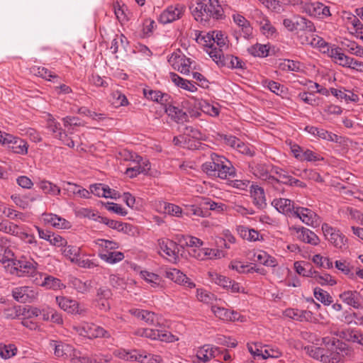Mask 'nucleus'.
<instances>
[{
	"instance_id": "nucleus-32",
	"label": "nucleus",
	"mask_w": 363,
	"mask_h": 363,
	"mask_svg": "<svg viewBox=\"0 0 363 363\" xmlns=\"http://www.w3.org/2000/svg\"><path fill=\"white\" fill-rule=\"evenodd\" d=\"M30 72L33 74L42 77L48 81H54V79L59 78L57 74L44 67L33 66L30 68Z\"/></svg>"
},
{
	"instance_id": "nucleus-10",
	"label": "nucleus",
	"mask_w": 363,
	"mask_h": 363,
	"mask_svg": "<svg viewBox=\"0 0 363 363\" xmlns=\"http://www.w3.org/2000/svg\"><path fill=\"white\" fill-rule=\"evenodd\" d=\"M185 9V6L180 4L169 6L160 14L159 21L163 24L176 21L182 16Z\"/></svg>"
},
{
	"instance_id": "nucleus-17",
	"label": "nucleus",
	"mask_w": 363,
	"mask_h": 363,
	"mask_svg": "<svg viewBox=\"0 0 363 363\" xmlns=\"http://www.w3.org/2000/svg\"><path fill=\"white\" fill-rule=\"evenodd\" d=\"M6 138L7 144L6 145L12 152L19 155H26L28 152V145L27 143L19 138L12 135L7 136Z\"/></svg>"
},
{
	"instance_id": "nucleus-21",
	"label": "nucleus",
	"mask_w": 363,
	"mask_h": 363,
	"mask_svg": "<svg viewBox=\"0 0 363 363\" xmlns=\"http://www.w3.org/2000/svg\"><path fill=\"white\" fill-rule=\"evenodd\" d=\"M272 204L281 213L292 217L297 206L294 205V201L287 199H274Z\"/></svg>"
},
{
	"instance_id": "nucleus-46",
	"label": "nucleus",
	"mask_w": 363,
	"mask_h": 363,
	"mask_svg": "<svg viewBox=\"0 0 363 363\" xmlns=\"http://www.w3.org/2000/svg\"><path fill=\"white\" fill-rule=\"evenodd\" d=\"M160 206V208H163V211L166 214L179 218L182 216L183 211L179 206L166 202L161 203Z\"/></svg>"
},
{
	"instance_id": "nucleus-40",
	"label": "nucleus",
	"mask_w": 363,
	"mask_h": 363,
	"mask_svg": "<svg viewBox=\"0 0 363 363\" xmlns=\"http://www.w3.org/2000/svg\"><path fill=\"white\" fill-rule=\"evenodd\" d=\"M253 174L257 177L264 181L274 180L275 177L271 176L269 172V167L264 164H258L253 168Z\"/></svg>"
},
{
	"instance_id": "nucleus-62",
	"label": "nucleus",
	"mask_w": 363,
	"mask_h": 363,
	"mask_svg": "<svg viewBox=\"0 0 363 363\" xmlns=\"http://www.w3.org/2000/svg\"><path fill=\"white\" fill-rule=\"evenodd\" d=\"M301 158L300 161H307V162H316V161H322L323 160V157H322L319 154L309 149L304 150L303 152L301 153Z\"/></svg>"
},
{
	"instance_id": "nucleus-55",
	"label": "nucleus",
	"mask_w": 363,
	"mask_h": 363,
	"mask_svg": "<svg viewBox=\"0 0 363 363\" xmlns=\"http://www.w3.org/2000/svg\"><path fill=\"white\" fill-rule=\"evenodd\" d=\"M303 44L311 45L313 47L324 48L327 46V43L320 37L311 33L309 36L306 37Z\"/></svg>"
},
{
	"instance_id": "nucleus-58",
	"label": "nucleus",
	"mask_w": 363,
	"mask_h": 363,
	"mask_svg": "<svg viewBox=\"0 0 363 363\" xmlns=\"http://www.w3.org/2000/svg\"><path fill=\"white\" fill-rule=\"evenodd\" d=\"M63 125L67 128V131L72 134L74 127L81 126L82 123L79 119L76 117L67 116L62 118Z\"/></svg>"
},
{
	"instance_id": "nucleus-54",
	"label": "nucleus",
	"mask_w": 363,
	"mask_h": 363,
	"mask_svg": "<svg viewBox=\"0 0 363 363\" xmlns=\"http://www.w3.org/2000/svg\"><path fill=\"white\" fill-rule=\"evenodd\" d=\"M323 4L315 1L313 3H308L304 5L305 11L311 16L320 17L321 9Z\"/></svg>"
},
{
	"instance_id": "nucleus-50",
	"label": "nucleus",
	"mask_w": 363,
	"mask_h": 363,
	"mask_svg": "<svg viewBox=\"0 0 363 363\" xmlns=\"http://www.w3.org/2000/svg\"><path fill=\"white\" fill-rule=\"evenodd\" d=\"M202 205L211 211L216 213H222L227 210L225 204L221 202H216L210 199H204Z\"/></svg>"
},
{
	"instance_id": "nucleus-56",
	"label": "nucleus",
	"mask_w": 363,
	"mask_h": 363,
	"mask_svg": "<svg viewBox=\"0 0 363 363\" xmlns=\"http://www.w3.org/2000/svg\"><path fill=\"white\" fill-rule=\"evenodd\" d=\"M40 188L46 194H50L52 195H60L61 189L57 185L48 182L43 181L40 184Z\"/></svg>"
},
{
	"instance_id": "nucleus-8",
	"label": "nucleus",
	"mask_w": 363,
	"mask_h": 363,
	"mask_svg": "<svg viewBox=\"0 0 363 363\" xmlns=\"http://www.w3.org/2000/svg\"><path fill=\"white\" fill-rule=\"evenodd\" d=\"M13 298L20 303H32L35 301L38 296V289L22 286L13 288L11 291Z\"/></svg>"
},
{
	"instance_id": "nucleus-37",
	"label": "nucleus",
	"mask_w": 363,
	"mask_h": 363,
	"mask_svg": "<svg viewBox=\"0 0 363 363\" xmlns=\"http://www.w3.org/2000/svg\"><path fill=\"white\" fill-rule=\"evenodd\" d=\"M295 20L296 30H304L310 33H313L315 30L313 23L310 20L301 16H295Z\"/></svg>"
},
{
	"instance_id": "nucleus-31",
	"label": "nucleus",
	"mask_w": 363,
	"mask_h": 363,
	"mask_svg": "<svg viewBox=\"0 0 363 363\" xmlns=\"http://www.w3.org/2000/svg\"><path fill=\"white\" fill-rule=\"evenodd\" d=\"M169 78L176 86L180 88L191 92H195L197 90L196 86L191 82L182 78L174 72L169 73Z\"/></svg>"
},
{
	"instance_id": "nucleus-33",
	"label": "nucleus",
	"mask_w": 363,
	"mask_h": 363,
	"mask_svg": "<svg viewBox=\"0 0 363 363\" xmlns=\"http://www.w3.org/2000/svg\"><path fill=\"white\" fill-rule=\"evenodd\" d=\"M99 257L108 264H116L124 259L123 252L116 251H101L99 254Z\"/></svg>"
},
{
	"instance_id": "nucleus-12",
	"label": "nucleus",
	"mask_w": 363,
	"mask_h": 363,
	"mask_svg": "<svg viewBox=\"0 0 363 363\" xmlns=\"http://www.w3.org/2000/svg\"><path fill=\"white\" fill-rule=\"evenodd\" d=\"M222 353V350L216 346L204 345L196 350V357L199 361L198 363H207Z\"/></svg>"
},
{
	"instance_id": "nucleus-30",
	"label": "nucleus",
	"mask_w": 363,
	"mask_h": 363,
	"mask_svg": "<svg viewBox=\"0 0 363 363\" xmlns=\"http://www.w3.org/2000/svg\"><path fill=\"white\" fill-rule=\"evenodd\" d=\"M304 350L313 359L320 360L323 363H330V358H328L326 353L325 354L323 347L307 346L305 347Z\"/></svg>"
},
{
	"instance_id": "nucleus-16",
	"label": "nucleus",
	"mask_w": 363,
	"mask_h": 363,
	"mask_svg": "<svg viewBox=\"0 0 363 363\" xmlns=\"http://www.w3.org/2000/svg\"><path fill=\"white\" fill-rule=\"evenodd\" d=\"M160 250L165 253L169 260L174 262L178 259V245L175 242L168 239H161L158 240Z\"/></svg>"
},
{
	"instance_id": "nucleus-6",
	"label": "nucleus",
	"mask_w": 363,
	"mask_h": 363,
	"mask_svg": "<svg viewBox=\"0 0 363 363\" xmlns=\"http://www.w3.org/2000/svg\"><path fill=\"white\" fill-rule=\"evenodd\" d=\"M322 230L325 238L336 248L345 250L347 248V238L340 230L333 228L328 223L322 225Z\"/></svg>"
},
{
	"instance_id": "nucleus-48",
	"label": "nucleus",
	"mask_w": 363,
	"mask_h": 363,
	"mask_svg": "<svg viewBox=\"0 0 363 363\" xmlns=\"http://www.w3.org/2000/svg\"><path fill=\"white\" fill-rule=\"evenodd\" d=\"M330 56L333 58L336 63L345 67L348 64L350 57L340 52V48H333L330 51Z\"/></svg>"
},
{
	"instance_id": "nucleus-1",
	"label": "nucleus",
	"mask_w": 363,
	"mask_h": 363,
	"mask_svg": "<svg viewBox=\"0 0 363 363\" xmlns=\"http://www.w3.org/2000/svg\"><path fill=\"white\" fill-rule=\"evenodd\" d=\"M202 170L208 175L226 179L235 176V169L223 156L211 153L210 160L202 164Z\"/></svg>"
},
{
	"instance_id": "nucleus-23",
	"label": "nucleus",
	"mask_w": 363,
	"mask_h": 363,
	"mask_svg": "<svg viewBox=\"0 0 363 363\" xmlns=\"http://www.w3.org/2000/svg\"><path fill=\"white\" fill-rule=\"evenodd\" d=\"M130 312L134 316L142 320H144L148 325L155 326L160 325L157 315L151 311L143 309H132L130 311Z\"/></svg>"
},
{
	"instance_id": "nucleus-4",
	"label": "nucleus",
	"mask_w": 363,
	"mask_h": 363,
	"mask_svg": "<svg viewBox=\"0 0 363 363\" xmlns=\"http://www.w3.org/2000/svg\"><path fill=\"white\" fill-rule=\"evenodd\" d=\"M38 264L33 259H18L14 262V267H11L9 272L18 277H34L38 274Z\"/></svg>"
},
{
	"instance_id": "nucleus-52",
	"label": "nucleus",
	"mask_w": 363,
	"mask_h": 363,
	"mask_svg": "<svg viewBox=\"0 0 363 363\" xmlns=\"http://www.w3.org/2000/svg\"><path fill=\"white\" fill-rule=\"evenodd\" d=\"M116 356L118 358L126 360V361H138L139 362V355L140 354V351L133 350L131 352H128L125 350H118L115 352Z\"/></svg>"
},
{
	"instance_id": "nucleus-43",
	"label": "nucleus",
	"mask_w": 363,
	"mask_h": 363,
	"mask_svg": "<svg viewBox=\"0 0 363 363\" xmlns=\"http://www.w3.org/2000/svg\"><path fill=\"white\" fill-rule=\"evenodd\" d=\"M314 282L320 285H329L333 286L336 284L335 280L328 274H319L318 272L313 271L311 277Z\"/></svg>"
},
{
	"instance_id": "nucleus-61",
	"label": "nucleus",
	"mask_w": 363,
	"mask_h": 363,
	"mask_svg": "<svg viewBox=\"0 0 363 363\" xmlns=\"http://www.w3.org/2000/svg\"><path fill=\"white\" fill-rule=\"evenodd\" d=\"M201 110L211 116H218L219 114V109L217 106L211 105L206 101L199 103Z\"/></svg>"
},
{
	"instance_id": "nucleus-42",
	"label": "nucleus",
	"mask_w": 363,
	"mask_h": 363,
	"mask_svg": "<svg viewBox=\"0 0 363 363\" xmlns=\"http://www.w3.org/2000/svg\"><path fill=\"white\" fill-rule=\"evenodd\" d=\"M69 285L72 288L82 294L88 293L91 288V282L90 281H82L77 278H72L69 281Z\"/></svg>"
},
{
	"instance_id": "nucleus-15",
	"label": "nucleus",
	"mask_w": 363,
	"mask_h": 363,
	"mask_svg": "<svg viewBox=\"0 0 363 363\" xmlns=\"http://www.w3.org/2000/svg\"><path fill=\"white\" fill-rule=\"evenodd\" d=\"M221 305L222 301L216 302L211 306V311L217 318L225 321H235L238 320L239 315L237 312L230 311Z\"/></svg>"
},
{
	"instance_id": "nucleus-38",
	"label": "nucleus",
	"mask_w": 363,
	"mask_h": 363,
	"mask_svg": "<svg viewBox=\"0 0 363 363\" xmlns=\"http://www.w3.org/2000/svg\"><path fill=\"white\" fill-rule=\"evenodd\" d=\"M341 45L350 53L363 57V47L359 45L356 42L345 39L341 41Z\"/></svg>"
},
{
	"instance_id": "nucleus-36",
	"label": "nucleus",
	"mask_w": 363,
	"mask_h": 363,
	"mask_svg": "<svg viewBox=\"0 0 363 363\" xmlns=\"http://www.w3.org/2000/svg\"><path fill=\"white\" fill-rule=\"evenodd\" d=\"M247 52L254 57H265L269 55V45L267 44L256 43L249 47Z\"/></svg>"
},
{
	"instance_id": "nucleus-60",
	"label": "nucleus",
	"mask_w": 363,
	"mask_h": 363,
	"mask_svg": "<svg viewBox=\"0 0 363 363\" xmlns=\"http://www.w3.org/2000/svg\"><path fill=\"white\" fill-rule=\"evenodd\" d=\"M140 276L147 282L151 284V285L154 287L159 286L161 281V278L159 275L147 271H142L140 272Z\"/></svg>"
},
{
	"instance_id": "nucleus-7",
	"label": "nucleus",
	"mask_w": 363,
	"mask_h": 363,
	"mask_svg": "<svg viewBox=\"0 0 363 363\" xmlns=\"http://www.w3.org/2000/svg\"><path fill=\"white\" fill-rule=\"evenodd\" d=\"M168 62L174 69L183 74H189L191 61L180 50L174 52L169 57Z\"/></svg>"
},
{
	"instance_id": "nucleus-44",
	"label": "nucleus",
	"mask_w": 363,
	"mask_h": 363,
	"mask_svg": "<svg viewBox=\"0 0 363 363\" xmlns=\"http://www.w3.org/2000/svg\"><path fill=\"white\" fill-rule=\"evenodd\" d=\"M42 286L48 289L59 290L65 288L61 280L52 276H47L41 284Z\"/></svg>"
},
{
	"instance_id": "nucleus-5",
	"label": "nucleus",
	"mask_w": 363,
	"mask_h": 363,
	"mask_svg": "<svg viewBox=\"0 0 363 363\" xmlns=\"http://www.w3.org/2000/svg\"><path fill=\"white\" fill-rule=\"evenodd\" d=\"M73 330L79 335L89 338L108 337L110 335L103 328L94 323L84 322L79 325H73Z\"/></svg>"
},
{
	"instance_id": "nucleus-11",
	"label": "nucleus",
	"mask_w": 363,
	"mask_h": 363,
	"mask_svg": "<svg viewBox=\"0 0 363 363\" xmlns=\"http://www.w3.org/2000/svg\"><path fill=\"white\" fill-rule=\"evenodd\" d=\"M55 299L58 306L69 313L82 315L86 312V310L82 308L75 300L65 296H57Z\"/></svg>"
},
{
	"instance_id": "nucleus-2",
	"label": "nucleus",
	"mask_w": 363,
	"mask_h": 363,
	"mask_svg": "<svg viewBox=\"0 0 363 363\" xmlns=\"http://www.w3.org/2000/svg\"><path fill=\"white\" fill-rule=\"evenodd\" d=\"M189 9L194 19L201 23H206L211 18L219 19L223 15V9L218 0H199Z\"/></svg>"
},
{
	"instance_id": "nucleus-49",
	"label": "nucleus",
	"mask_w": 363,
	"mask_h": 363,
	"mask_svg": "<svg viewBox=\"0 0 363 363\" xmlns=\"http://www.w3.org/2000/svg\"><path fill=\"white\" fill-rule=\"evenodd\" d=\"M313 294L315 298L325 306H329L333 302V297L329 293L320 288H315Z\"/></svg>"
},
{
	"instance_id": "nucleus-14",
	"label": "nucleus",
	"mask_w": 363,
	"mask_h": 363,
	"mask_svg": "<svg viewBox=\"0 0 363 363\" xmlns=\"http://www.w3.org/2000/svg\"><path fill=\"white\" fill-rule=\"evenodd\" d=\"M291 229L295 231L296 238L300 241L313 245H317L320 242L318 237L308 228L293 226Z\"/></svg>"
},
{
	"instance_id": "nucleus-41",
	"label": "nucleus",
	"mask_w": 363,
	"mask_h": 363,
	"mask_svg": "<svg viewBox=\"0 0 363 363\" xmlns=\"http://www.w3.org/2000/svg\"><path fill=\"white\" fill-rule=\"evenodd\" d=\"M196 297L199 301L210 304L211 306L216 302H221V300H218L213 294L204 289H198Z\"/></svg>"
},
{
	"instance_id": "nucleus-22",
	"label": "nucleus",
	"mask_w": 363,
	"mask_h": 363,
	"mask_svg": "<svg viewBox=\"0 0 363 363\" xmlns=\"http://www.w3.org/2000/svg\"><path fill=\"white\" fill-rule=\"evenodd\" d=\"M340 298L354 308H361V296L357 291H345L340 294Z\"/></svg>"
},
{
	"instance_id": "nucleus-27",
	"label": "nucleus",
	"mask_w": 363,
	"mask_h": 363,
	"mask_svg": "<svg viewBox=\"0 0 363 363\" xmlns=\"http://www.w3.org/2000/svg\"><path fill=\"white\" fill-rule=\"evenodd\" d=\"M340 338L348 342H356L363 345V333L353 329H345L337 334Z\"/></svg>"
},
{
	"instance_id": "nucleus-26",
	"label": "nucleus",
	"mask_w": 363,
	"mask_h": 363,
	"mask_svg": "<svg viewBox=\"0 0 363 363\" xmlns=\"http://www.w3.org/2000/svg\"><path fill=\"white\" fill-rule=\"evenodd\" d=\"M250 194L253 199L254 204L259 208L262 209L267 206L264 189L257 185H251Z\"/></svg>"
},
{
	"instance_id": "nucleus-35",
	"label": "nucleus",
	"mask_w": 363,
	"mask_h": 363,
	"mask_svg": "<svg viewBox=\"0 0 363 363\" xmlns=\"http://www.w3.org/2000/svg\"><path fill=\"white\" fill-rule=\"evenodd\" d=\"M254 262H258L267 267H275L277 265L276 260L264 251L255 252L253 257L250 258Z\"/></svg>"
},
{
	"instance_id": "nucleus-64",
	"label": "nucleus",
	"mask_w": 363,
	"mask_h": 363,
	"mask_svg": "<svg viewBox=\"0 0 363 363\" xmlns=\"http://www.w3.org/2000/svg\"><path fill=\"white\" fill-rule=\"evenodd\" d=\"M221 66H226L230 68H241L242 62L237 57L226 55Z\"/></svg>"
},
{
	"instance_id": "nucleus-63",
	"label": "nucleus",
	"mask_w": 363,
	"mask_h": 363,
	"mask_svg": "<svg viewBox=\"0 0 363 363\" xmlns=\"http://www.w3.org/2000/svg\"><path fill=\"white\" fill-rule=\"evenodd\" d=\"M213 38L211 44L223 49L227 48V37L221 31H214Z\"/></svg>"
},
{
	"instance_id": "nucleus-9",
	"label": "nucleus",
	"mask_w": 363,
	"mask_h": 363,
	"mask_svg": "<svg viewBox=\"0 0 363 363\" xmlns=\"http://www.w3.org/2000/svg\"><path fill=\"white\" fill-rule=\"evenodd\" d=\"M292 217L298 218L306 225L312 227H315L320 223L319 216L311 209L305 207H296Z\"/></svg>"
},
{
	"instance_id": "nucleus-51",
	"label": "nucleus",
	"mask_w": 363,
	"mask_h": 363,
	"mask_svg": "<svg viewBox=\"0 0 363 363\" xmlns=\"http://www.w3.org/2000/svg\"><path fill=\"white\" fill-rule=\"evenodd\" d=\"M80 248L72 245H65L62 254L72 262L75 263L79 257Z\"/></svg>"
},
{
	"instance_id": "nucleus-34",
	"label": "nucleus",
	"mask_w": 363,
	"mask_h": 363,
	"mask_svg": "<svg viewBox=\"0 0 363 363\" xmlns=\"http://www.w3.org/2000/svg\"><path fill=\"white\" fill-rule=\"evenodd\" d=\"M165 111L177 123H184L187 121L188 116L186 112L178 107L169 105L166 107Z\"/></svg>"
},
{
	"instance_id": "nucleus-29",
	"label": "nucleus",
	"mask_w": 363,
	"mask_h": 363,
	"mask_svg": "<svg viewBox=\"0 0 363 363\" xmlns=\"http://www.w3.org/2000/svg\"><path fill=\"white\" fill-rule=\"evenodd\" d=\"M17 261L15 259L13 252L11 249L0 246V262L4 264L9 272L11 267H14V262Z\"/></svg>"
},
{
	"instance_id": "nucleus-3",
	"label": "nucleus",
	"mask_w": 363,
	"mask_h": 363,
	"mask_svg": "<svg viewBox=\"0 0 363 363\" xmlns=\"http://www.w3.org/2000/svg\"><path fill=\"white\" fill-rule=\"evenodd\" d=\"M325 354L330 358V363H339L342 358L341 352L347 349V345L340 340L333 337L322 339Z\"/></svg>"
},
{
	"instance_id": "nucleus-18",
	"label": "nucleus",
	"mask_w": 363,
	"mask_h": 363,
	"mask_svg": "<svg viewBox=\"0 0 363 363\" xmlns=\"http://www.w3.org/2000/svg\"><path fill=\"white\" fill-rule=\"evenodd\" d=\"M210 276L213 281L224 289H230L233 293L242 291L238 283L230 280L229 278L225 276L218 274L217 273L211 274Z\"/></svg>"
},
{
	"instance_id": "nucleus-53",
	"label": "nucleus",
	"mask_w": 363,
	"mask_h": 363,
	"mask_svg": "<svg viewBox=\"0 0 363 363\" xmlns=\"http://www.w3.org/2000/svg\"><path fill=\"white\" fill-rule=\"evenodd\" d=\"M17 353V347L13 344H0V357L7 359L13 357Z\"/></svg>"
},
{
	"instance_id": "nucleus-57",
	"label": "nucleus",
	"mask_w": 363,
	"mask_h": 363,
	"mask_svg": "<svg viewBox=\"0 0 363 363\" xmlns=\"http://www.w3.org/2000/svg\"><path fill=\"white\" fill-rule=\"evenodd\" d=\"M261 31L267 36H272L275 32V28L271 24L270 21L265 17H262L259 21Z\"/></svg>"
},
{
	"instance_id": "nucleus-25",
	"label": "nucleus",
	"mask_w": 363,
	"mask_h": 363,
	"mask_svg": "<svg viewBox=\"0 0 363 363\" xmlns=\"http://www.w3.org/2000/svg\"><path fill=\"white\" fill-rule=\"evenodd\" d=\"M43 221L54 228L59 229H66L69 227V223L65 218H62L53 213H43L42 215Z\"/></svg>"
},
{
	"instance_id": "nucleus-45",
	"label": "nucleus",
	"mask_w": 363,
	"mask_h": 363,
	"mask_svg": "<svg viewBox=\"0 0 363 363\" xmlns=\"http://www.w3.org/2000/svg\"><path fill=\"white\" fill-rule=\"evenodd\" d=\"M144 95L148 99L163 104L168 100L169 96L167 94H163L160 91H155L152 89H144Z\"/></svg>"
},
{
	"instance_id": "nucleus-47",
	"label": "nucleus",
	"mask_w": 363,
	"mask_h": 363,
	"mask_svg": "<svg viewBox=\"0 0 363 363\" xmlns=\"http://www.w3.org/2000/svg\"><path fill=\"white\" fill-rule=\"evenodd\" d=\"M48 128L55 134V137L59 140H63L67 137V134L60 127V124L55 121V119H50L48 121Z\"/></svg>"
},
{
	"instance_id": "nucleus-20",
	"label": "nucleus",
	"mask_w": 363,
	"mask_h": 363,
	"mask_svg": "<svg viewBox=\"0 0 363 363\" xmlns=\"http://www.w3.org/2000/svg\"><path fill=\"white\" fill-rule=\"evenodd\" d=\"M13 226V227L11 228V233H9V235L18 237L22 241L32 245L33 247L38 246V242L33 234H29L23 231L21 227L14 223Z\"/></svg>"
},
{
	"instance_id": "nucleus-39",
	"label": "nucleus",
	"mask_w": 363,
	"mask_h": 363,
	"mask_svg": "<svg viewBox=\"0 0 363 363\" xmlns=\"http://www.w3.org/2000/svg\"><path fill=\"white\" fill-rule=\"evenodd\" d=\"M223 48L216 47L214 44H211L209 47L207 48L206 52L209 55V56L213 59V60L218 65H222L223 62V60L225 59L223 55Z\"/></svg>"
},
{
	"instance_id": "nucleus-28",
	"label": "nucleus",
	"mask_w": 363,
	"mask_h": 363,
	"mask_svg": "<svg viewBox=\"0 0 363 363\" xmlns=\"http://www.w3.org/2000/svg\"><path fill=\"white\" fill-rule=\"evenodd\" d=\"M233 18L236 25L240 28V31L245 38H249L252 33L250 22L240 14H234Z\"/></svg>"
},
{
	"instance_id": "nucleus-13",
	"label": "nucleus",
	"mask_w": 363,
	"mask_h": 363,
	"mask_svg": "<svg viewBox=\"0 0 363 363\" xmlns=\"http://www.w3.org/2000/svg\"><path fill=\"white\" fill-rule=\"evenodd\" d=\"M275 174L277 177L274 180H271L272 184L274 182L277 183H282L289 186H299L301 188H305L306 186V184L301 182L300 180L292 177L291 175L288 174V172L282 169H276Z\"/></svg>"
},
{
	"instance_id": "nucleus-19",
	"label": "nucleus",
	"mask_w": 363,
	"mask_h": 363,
	"mask_svg": "<svg viewBox=\"0 0 363 363\" xmlns=\"http://www.w3.org/2000/svg\"><path fill=\"white\" fill-rule=\"evenodd\" d=\"M167 278L172 280L178 284L184 285L189 288L195 287V284L180 270L177 269H170L165 272Z\"/></svg>"
},
{
	"instance_id": "nucleus-59",
	"label": "nucleus",
	"mask_w": 363,
	"mask_h": 363,
	"mask_svg": "<svg viewBox=\"0 0 363 363\" xmlns=\"http://www.w3.org/2000/svg\"><path fill=\"white\" fill-rule=\"evenodd\" d=\"M138 359L140 363H160L162 360L160 355L152 354L144 351H140Z\"/></svg>"
},
{
	"instance_id": "nucleus-24",
	"label": "nucleus",
	"mask_w": 363,
	"mask_h": 363,
	"mask_svg": "<svg viewBox=\"0 0 363 363\" xmlns=\"http://www.w3.org/2000/svg\"><path fill=\"white\" fill-rule=\"evenodd\" d=\"M50 346L54 350L55 354L58 357H69L72 356L73 348L71 345L61 341L51 340Z\"/></svg>"
}]
</instances>
